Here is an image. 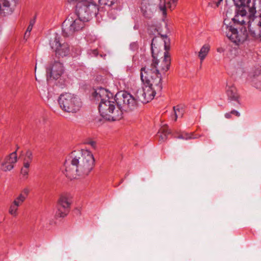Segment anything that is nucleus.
I'll return each instance as SVG.
<instances>
[{
	"label": "nucleus",
	"mask_w": 261,
	"mask_h": 261,
	"mask_svg": "<svg viewBox=\"0 0 261 261\" xmlns=\"http://www.w3.org/2000/svg\"><path fill=\"white\" fill-rule=\"evenodd\" d=\"M95 165L93 154L89 151H74L66 160L64 174L72 180L88 175Z\"/></svg>",
	"instance_id": "1"
},
{
	"label": "nucleus",
	"mask_w": 261,
	"mask_h": 261,
	"mask_svg": "<svg viewBox=\"0 0 261 261\" xmlns=\"http://www.w3.org/2000/svg\"><path fill=\"white\" fill-rule=\"evenodd\" d=\"M156 62L150 68L142 67L140 70L142 82L146 85L137 90L136 96L140 102L146 103L152 100L155 94L161 93L162 90V78L159 70L156 69Z\"/></svg>",
	"instance_id": "2"
},
{
	"label": "nucleus",
	"mask_w": 261,
	"mask_h": 261,
	"mask_svg": "<svg viewBox=\"0 0 261 261\" xmlns=\"http://www.w3.org/2000/svg\"><path fill=\"white\" fill-rule=\"evenodd\" d=\"M93 97L97 101H100L98 106L100 115L109 121H117L122 117L123 112L113 100L112 94L103 88L96 89L93 92Z\"/></svg>",
	"instance_id": "3"
},
{
	"label": "nucleus",
	"mask_w": 261,
	"mask_h": 261,
	"mask_svg": "<svg viewBox=\"0 0 261 261\" xmlns=\"http://www.w3.org/2000/svg\"><path fill=\"white\" fill-rule=\"evenodd\" d=\"M158 43H159L161 46H164L165 50L164 52L163 59L161 62L160 65H159V68L161 71L165 72L169 70L171 64V57L168 51L170 48L169 39L166 35H162L161 37H155L152 39L151 49L153 60L151 65H152L154 62H157L156 66H157L159 63L158 58L159 57L160 51L159 50L160 46ZM150 67H151V66L148 67L150 68ZM156 69H157V66H156Z\"/></svg>",
	"instance_id": "4"
},
{
	"label": "nucleus",
	"mask_w": 261,
	"mask_h": 261,
	"mask_svg": "<svg viewBox=\"0 0 261 261\" xmlns=\"http://www.w3.org/2000/svg\"><path fill=\"white\" fill-rule=\"evenodd\" d=\"M98 6L93 0H83L77 3L75 14L88 21L93 15L98 14Z\"/></svg>",
	"instance_id": "5"
},
{
	"label": "nucleus",
	"mask_w": 261,
	"mask_h": 261,
	"mask_svg": "<svg viewBox=\"0 0 261 261\" xmlns=\"http://www.w3.org/2000/svg\"><path fill=\"white\" fill-rule=\"evenodd\" d=\"M87 22L75 14L69 15L62 23V35L64 37L71 36L76 32L84 28L85 22Z\"/></svg>",
	"instance_id": "6"
},
{
	"label": "nucleus",
	"mask_w": 261,
	"mask_h": 261,
	"mask_svg": "<svg viewBox=\"0 0 261 261\" xmlns=\"http://www.w3.org/2000/svg\"><path fill=\"white\" fill-rule=\"evenodd\" d=\"M58 102L61 109L67 113H76L82 106L79 98L70 93L61 94L58 99Z\"/></svg>",
	"instance_id": "7"
},
{
	"label": "nucleus",
	"mask_w": 261,
	"mask_h": 261,
	"mask_svg": "<svg viewBox=\"0 0 261 261\" xmlns=\"http://www.w3.org/2000/svg\"><path fill=\"white\" fill-rule=\"evenodd\" d=\"M116 102L118 109L123 111H131L136 108L138 105L137 97L127 92L116 95Z\"/></svg>",
	"instance_id": "8"
},
{
	"label": "nucleus",
	"mask_w": 261,
	"mask_h": 261,
	"mask_svg": "<svg viewBox=\"0 0 261 261\" xmlns=\"http://www.w3.org/2000/svg\"><path fill=\"white\" fill-rule=\"evenodd\" d=\"M225 8L226 16L231 18L235 24L243 25L245 24V18L247 14V8L245 6H236Z\"/></svg>",
	"instance_id": "9"
},
{
	"label": "nucleus",
	"mask_w": 261,
	"mask_h": 261,
	"mask_svg": "<svg viewBox=\"0 0 261 261\" xmlns=\"http://www.w3.org/2000/svg\"><path fill=\"white\" fill-rule=\"evenodd\" d=\"M72 196L69 193H64L60 196L57 205L56 215L59 217H64L69 213L71 204Z\"/></svg>",
	"instance_id": "10"
},
{
	"label": "nucleus",
	"mask_w": 261,
	"mask_h": 261,
	"mask_svg": "<svg viewBox=\"0 0 261 261\" xmlns=\"http://www.w3.org/2000/svg\"><path fill=\"white\" fill-rule=\"evenodd\" d=\"M49 44L58 58L66 57L69 54V45L66 42L62 43L60 42V37L58 34L55 35L53 39L50 40Z\"/></svg>",
	"instance_id": "11"
},
{
	"label": "nucleus",
	"mask_w": 261,
	"mask_h": 261,
	"mask_svg": "<svg viewBox=\"0 0 261 261\" xmlns=\"http://www.w3.org/2000/svg\"><path fill=\"white\" fill-rule=\"evenodd\" d=\"M224 29H225L227 37L237 44L243 43L247 39V33L245 28L243 31L241 30L240 33H239L237 29L232 26L226 25L224 27H223V30Z\"/></svg>",
	"instance_id": "12"
},
{
	"label": "nucleus",
	"mask_w": 261,
	"mask_h": 261,
	"mask_svg": "<svg viewBox=\"0 0 261 261\" xmlns=\"http://www.w3.org/2000/svg\"><path fill=\"white\" fill-rule=\"evenodd\" d=\"M143 16L147 19L151 18L156 10L154 0H142L140 6Z\"/></svg>",
	"instance_id": "13"
},
{
	"label": "nucleus",
	"mask_w": 261,
	"mask_h": 261,
	"mask_svg": "<svg viewBox=\"0 0 261 261\" xmlns=\"http://www.w3.org/2000/svg\"><path fill=\"white\" fill-rule=\"evenodd\" d=\"M241 2H242V5L239 6L246 7L250 16L253 17L257 13L261 17V0H253L252 2L251 0H241Z\"/></svg>",
	"instance_id": "14"
},
{
	"label": "nucleus",
	"mask_w": 261,
	"mask_h": 261,
	"mask_svg": "<svg viewBox=\"0 0 261 261\" xmlns=\"http://www.w3.org/2000/svg\"><path fill=\"white\" fill-rule=\"evenodd\" d=\"M17 162L16 151L7 155L1 164V169L4 172L11 171L14 167V165Z\"/></svg>",
	"instance_id": "15"
},
{
	"label": "nucleus",
	"mask_w": 261,
	"mask_h": 261,
	"mask_svg": "<svg viewBox=\"0 0 261 261\" xmlns=\"http://www.w3.org/2000/svg\"><path fill=\"white\" fill-rule=\"evenodd\" d=\"M16 0H1L0 2V16L10 15L13 12V5H15Z\"/></svg>",
	"instance_id": "16"
},
{
	"label": "nucleus",
	"mask_w": 261,
	"mask_h": 261,
	"mask_svg": "<svg viewBox=\"0 0 261 261\" xmlns=\"http://www.w3.org/2000/svg\"><path fill=\"white\" fill-rule=\"evenodd\" d=\"M63 64L60 62H55L51 66L47 68V72L49 73L50 77L55 79H59L63 73Z\"/></svg>",
	"instance_id": "17"
},
{
	"label": "nucleus",
	"mask_w": 261,
	"mask_h": 261,
	"mask_svg": "<svg viewBox=\"0 0 261 261\" xmlns=\"http://www.w3.org/2000/svg\"><path fill=\"white\" fill-rule=\"evenodd\" d=\"M228 100L230 102L234 101L240 105V95L238 92L236 87L233 84L230 83L227 84L226 90Z\"/></svg>",
	"instance_id": "18"
},
{
	"label": "nucleus",
	"mask_w": 261,
	"mask_h": 261,
	"mask_svg": "<svg viewBox=\"0 0 261 261\" xmlns=\"http://www.w3.org/2000/svg\"><path fill=\"white\" fill-rule=\"evenodd\" d=\"M30 192V190L28 188L23 189L20 193L16 196L12 202L13 204L19 207L21 206L27 199Z\"/></svg>",
	"instance_id": "19"
},
{
	"label": "nucleus",
	"mask_w": 261,
	"mask_h": 261,
	"mask_svg": "<svg viewBox=\"0 0 261 261\" xmlns=\"http://www.w3.org/2000/svg\"><path fill=\"white\" fill-rule=\"evenodd\" d=\"M22 156L23 158V165H25L26 167L30 166L34 158L33 151L31 149H28L24 154H22Z\"/></svg>",
	"instance_id": "20"
},
{
	"label": "nucleus",
	"mask_w": 261,
	"mask_h": 261,
	"mask_svg": "<svg viewBox=\"0 0 261 261\" xmlns=\"http://www.w3.org/2000/svg\"><path fill=\"white\" fill-rule=\"evenodd\" d=\"M210 49V46L209 44H204L201 48L200 51L198 53V57L200 60V64H201L203 61L204 60L205 57L207 56Z\"/></svg>",
	"instance_id": "21"
},
{
	"label": "nucleus",
	"mask_w": 261,
	"mask_h": 261,
	"mask_svg": "<svg viewBox=\"0 0 261 261\" xmlns=\"http://www.w3.org/2000/svg\"><path fill=\"white\" fill-rule=\"evenodd\" d=\"M252 82L256 88L261 90V70H257L255 71Z\"/></svg>",
	"instance_id": "22"
},
{
	"label": "nucleus",
	"mask_w": 261,
	"mask_h": 261,
	"mask_svg": "<svg viewBox=\"0 0 261 261\" xmlns=\"http://www.w3.org/2000/svg\"><path fill=\"white\" fill-rule=\"evenodd\" d=\"M223 0H218L217 2L215 1H211L210 3H208V6L213 8H217L219 7L221 2ZM233 1V3L234 5H242V3L241 2V0H232Z\"/></svg>",
	"instance_id": "23"
},
{
	"label": "nucleus",
	"mask_w": 261,
	"mask_h": 261,
	"mask_svg": "<svg viewBox=\"0 0 261 261\" xmlns=\"http://www.w3.org/2000/svg\"><path fill=\"white\" fill-rule=\"evenodd\" d=\"M174 111L175 114L174 121H176L178 117H182L184 113V109L181 106L177 105L174 107Z\"/></svg>",
	"instance_id": "24"
},
{
	"label": "nucleus",
	"mask_w": 261,
	"mask_h": 261,
	"mask_svg": "<svg viewBox=\"0 0 261 261\" xmlns=\"http://www.w3.org/2000/svg\"><path fill=\"white\" fill-rule=\"evenodd\" d=\"M18 206L12 202L9 206L8 210L9 214L14 217H16L18 215Z\"/></svg>",
	"instance_id": "25"
},
{
	"label": "nucleus",
	"mask_w": 261,
	"mask_h": 261,
	"mask_svg": "<svg viewBox=\"0 0 261 261\" xmlns=\"http://www.w3.org/2000/svg\"><path fill=\"white\" fill-rule=\"evenodd\" d=\"M159 8L164 17H166V0H160V3L159 5Z\"/></svg>",
	"instance_id": "26"
},
{
	"label": "nucleus",
	"mask_w": 261,
	"mask_h": 261,
	"mask_svg": "<svg viewBox=\"0 0 261 261\" xmlns=\"http://www.w3.org/2000/svg\"><path fill=\"white\" fill-rule=\"evenodd\" d=\"M160 138L161 140L165 141L167 139V135L170 133V132L168 130H166L164 128H162L159 134H160Z\"/></svg>",
	"instance_id": "27"
},
{
	"label": "nucleus",
	"mask_w": 261,
	"mask_h": 261,
	"mask_svg": "<svg viewBox=\"0 0 261 261\" xmlns=\"http://www.w3.org/2000/svg\"><path fill=\"white\" fill-rule=\"evenodd\" d=\"M178 0H168L166 3V8L168 7L171 11L173 10L176 6Z\"/></svg>",
	"instance_id": "28"
},
{
	"label": "nucleus",
	"mask_w": 261,
	"mask_h": 261,
	"mask_svg": "<svg viewBox=\"0 0 261 261\" xmlns=\"http://www.w3.org/2000/svg\"><path fill=\"white\" fill-rule=\"evenodd\" d=\"M193 133H183L180 135H179L177 137V138L185 140L191 139L193 138H195V137H193Z\"/></svg>",
	"instance_id": "29"
},
{
	"label": "nucleus",
	"mask_w": 261,
	"mask_h": 261,
	"mask_svg": "<svg viewBox=\"0 0 261 261\" xmlns=\"http://www.w3.org/2000/svg\"><path fill=\"white\" fill-rule=\"evenodd\" d=\"M116 1L117 0H98V3L101 5L112 6Z\"/></svg>",
	"instance_id": "30"
},
{
	"label": "nucleus",
	"mask_w": 261,
	"mask_h": 261,
	"mask_svg": "<svg viewBox=\"0 0 261 261\" xmlns=\"http://www.w3.org/2000/svg\"><path fill=\"white\" fill-rule=\"evenodd\" d=\"M32 29L33 27L30 26V25H29L24 35V38L25 39L27 40L29 38Z\"/></svg>",
	"instance_id": "31"
},
{
	"label": "nucleus",
	"mask_w": 261,
	"mask_h": 261,
	"mask_svg": "<svg viewBox=\"0 0 261 261\" xmlns=\"http://www.w3.org/2000/svg\"><path fill=\"white\" fill-rule=\"evenodd\" d=\"M30 167V166H28L26 167L25 165H23V167L21 169V173L23 176H26L28 174Z\"/></svg>",
	"instance_id": "32"
},
{
	"label": "nucleus",
	"mask_w": 261,
	"mask_h": 261,
	"mask_svg": "<svg viewBox=\"0 0 261 261\" xmlns=\"http://www.w3.org/2000/svg\"><path fill=\"white\" fill-rule=\"evenodd\" d=\"M230 112L231 114V115H234L237 117H239L240 116V113L236 110H233L231 111Z\"/></svg>",
	"instance_id": "33"
},
{
	"label": "nucleus",
	"mask_w": 261,
	"mask_h": 261,
	"mask_svg": "<svg viewBox=\"0 0 261 261\" xmlns=\"http://www.w3.org/2000/svg\"><path fill=\"white\" fill-rule=\"evenodd\" d=\"M231 114L230 113V112H228V113H226L224 115L225 116V117L227 119H230L231 118L232 116H231Z\"/></svg>",
	"instance_id": "34"
},
{
	"label": "nucleus",
	"mask_w": 261,
	"mask_h": 261,
	"mask_svg": "<svg viewBox=\"0 0 261 261\" xmlns=\"http://www.w3.org/2000/svg\"><path fill=\"white\" fill-rule=\"evenodd\" d=\"M34 23H35V20L32 19V20H30L29 25H30V26H32L33 27Z\"/></svg>",
	"instance_id": "35"
},
{
	"label": "nucleus",
	"mask_w": 261,
	"mask_h": 261,
	"mask_svg": "<svg viewBox=\"0 0 261 261\" xmlns=\"http://www.w3.org/2000/svg\"><path fill=\"white\" fill-rule=\"evenodd\" d=\"M90 144H91V145L92 147H95V142L92 141V142H90Z\"/></svg>",
	"instance_id": "36"
},
{
	"label": "nucleus",
	"mask_w": 261,
	"mask_h": 261,
	"mask_svg": "<svg viewBox=\"0 0 261 261\" xmlns=\"http://www.w3.org/2000/svg\"><path fill=\"white\" fill-rule=\"evenodd\" d=\"M123 179H122V180H121V182H121V183H122V182H123Z\"/></svg>",
	"instance_id": "37"
}]
</instances>
